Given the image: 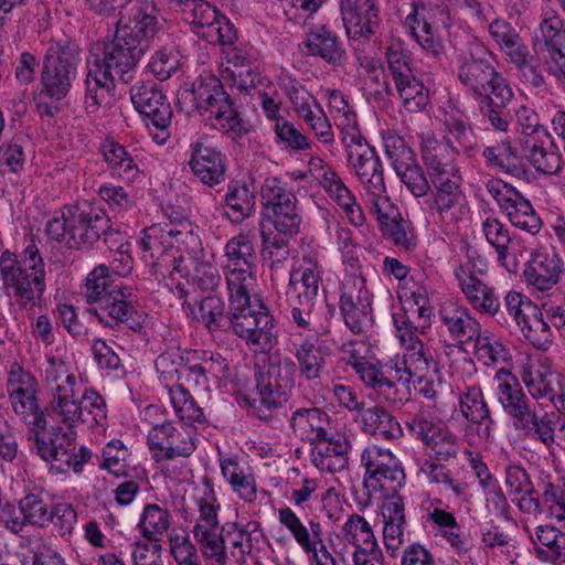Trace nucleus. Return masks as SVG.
Returning a JSON list of instances; mask_svg holds the SVG:
<instances>
[{
  "instance_id": "nucleus-64",
  "label": "nucleus",
  "mask_w": 565,
  "mask_h": 565,
  "mask_svg": "<svg viewBox=\"0 0 565 565\" xmlns=\"http://www.w3.org/2000/svg\"><path fill=\"white\" fill-rule=\"evenodd\" d=\"M482 232L487 242L495 249L498 260L508 266L509 246L512 243L509 230L495 217H487L482 222Z\"/></svg>"
},
{
  "instance_id": "nucleus-29",
  "label": "nucleus",
  "mask_w": 565,
  "mask_h": 565,
  "mask_svg": "<svg viewBox=\"0 0 565 565\" xmlns=\"http://www.w3.org/2000/svg\"><path fill=\"white\" fill-rule=\"evenodd\" d=\"M438 316L449 337L458 343L472 341V337L481 327L467 307L456 302H444L439 308Z\"/></svg>"
},
{
  "instance_id": "nucleus-43",
  "label": "nucleus",
  "mask_w": 565,
  "mask_h": 565,
  "mask_svg": "<svg viewBox=\"0 0 565 565\" xmlns=\"http://www.w3.org/2000/svg\"><path fill=\"white\" fill-rule=\"evenodd\" d=\"M489 32L510 63L518 65L532 55L520 34L510 23L503 20H494L489 25Z\"/></svg>"
},
{
  "instance_id": "nucleus-24",
  "label": "nucleus",
  "mask_w": 565,
  "mask_h": 565,
  "mask_svg": "<svg viewBox=\"0 0 565 565\" xmlns=\"http://www.w3.org/2000/svg\"><path fill=\"white\" fill-rule=\"evenodd\" d=\"M433 6H437L434 0H414L412 11L405 19V26L428 55L440 60L444 55V45L434 36L429 22L434 15Z\"/></svg>"
},
{
  "instance_id": "nucleus-56",
  "label": "nucleus",
  "mask_w": 565,
  "mask_h": 565,
  "mask_svg": "<svg viewBox=\"0 0 565 565\" xmlns=\"http://www.w3.org/2000/svg\"><path fill=\"white\" fill-rule=\"evenodd\" d=\"M201 553L207 559H213L218 565H225L228 556L226 552L225 534L223 525L213 529L193 531Z\"/></svg>"
},
{
  "instance_id": "nucleus-7",
  "label": "nucleus",
  "mask_w": 565,
  "mask_h": 565,
  "mask_svg": "<svg viewBox=\"0 0 565 565\" xmlns=\"http://www.w3.org/2000/svg\"><path fill=\"white\" fill-rule=\"evenodd\" d=\"M81 294L87 303L94 306V315L104 326L116 328L127 324L135 331L141 328L135 319L138 311L132 287L113 281L106 265L96 266L87 275Z\"/></svg>"
},
{
  "instance_id": "nucleus-51",
  "label": "nucleus",
  "mask_w": 565,
  "mask_h": 565,
  "mask_svg": "<svg viewBox=\"0 0 565 565\" xmlns=\"http://www.w3.org/2000/svg\"><path fill=\"white\" fill-rule=\"evenodd\" d=\"M194 362L192 351H182L180 348H171L162 352L156 359V370L160 380L169 388L170 384L179 381L186 363Z\"/></svg>"
},
{
  "instance_id": "nucleus-42",
  "label": "nucleus",
  "mask_w": 565,
  "mask_h": 565,
  "mask_svg": "<svg viewBox=\"0 0 565 565\" xmlns=\"http://www.w3.org/2000/svg\"><path fill=\"white\" fill-rule=\"evenodd\" d=\"M340 309L345 324L353 333H361L367 326L371 310L369 291L349 289L340 298Z\"/></svg>"
},
{
  "instance_id": "nucleus-6",
  "label": "nucleus",
  "mask_w": 565,
  "mask_h": 565,
  "mask_svg": "<svg viewBox=\"0 0 565 565\" xmlns=\"http://www.w3.org/2000/svg\"><path fill=\"white\" fill-rule=\"evenodd\" d=\"M141 234L142 259L154 275L166 277L184 271L185 254L193 257L199 252V234L188 221L153 224Z\"/></svg>"
},
{
  "instance_id": "nucleus-44",
  "label": "nucleus",
  "mask_w": 565,
  "mask_h": 565,
  "mask_svg": "<svg viewBox=\"0 0 565 565\" xmlns=\"http://www.w3.org/2000/svg\"><path fill=\"white\" fill-rule=\"evenodd\" d=\"M531 539L539 558L553 565H565V533L554 526L541 525Z\"/></svg>"
},
{
  "instance_id": "nucleus-22",
  "label": "nucleus",
  "mask_w": 565,
  "mask_h": 565,
  "mask_svg": "<svg viewBox=\"0 0 565 565\" xmlns=\"http://www.w3.org/2000/svg\"><path fill=\"white\" fill-rule=\"evenodd\" d=\"M458 286L467 302L479 313L495 317L501 302L493 287L487 285L471 273L470 264L460 265L455 270Z\"/></svg>"
},
{
  "instance_id": "nucleus-35",
  "label": "nucleus",
  "mask_w": 565,
  "mask_h": 565,
  "mask_svg": "<svg viewBox=\"0 0 565 565\" xmlns=\"http://www.w3.org/2000/svg\"><path fill=\"white\" fill-rule=\"evenodd\" d=\"M355 422L369 435L384 440H394L403 435V429L396 417L381 405L364 407L355 416Z\"/></svg>"
},
{
  "instance_id": "nucleus-53",
  "label": "nucleus",
  "mask_w": 565,
  "mask_h": 565,
  "mask_svg": "<svg viewBox=\"0 0 565 565\" xmlns=\"http://www.w3.org/2000/svg\"><path fill=\"white\" fill-rule=\"evenodd\" d=\"M356 177L362 183L370 205L380 202V199L388 198L384 182V172L380 157L367 161L362 168L355 171Z\"/></svg>"
},
{
  "instance_id": "nucleus-9",
  "label": "nucleus",
  "mask_w": 565,
  "mask_h": 565,
  "mask_svg": "<svg viewBox=\"0 0 565 565\" xmlns=\"http://www.w3.org/2000/svg\"><path fill=\"white\" fill-rule=\"evenodd\" d=\"M61 217H53L46 224L47 235L70 248L90 250L109 228L110 217L99 206L82 201L66 205Z\"/></svg>"
},
{
  "instance_id": "nucleus-26",
  "label": "nucleus",
  "mask_w": 565,
  "mask_h": 565,
  "mask_svg": "<svg viewBox=\"0 0 565 565\" xmlns=\"http://www.w3.org/2000/svg\"><path fill=\"white\" fill-rule=\"evenodd\" d=\"M445 145L451 153L470 157L477 146L476 135L470 127L466 115L455 105H448L443 116Z\"/></svg>"
},
{
  "instance_id": "nucleus-1",
  "label": "nucleus",
  "mask_w": 565,
  "mask_h": 565,
  "mask_svg": "<svg viewBox=\"0 0 565 565\" xmlns=\"http://www.w3.org/2000/svg\"><path fill=\"white\" fill-rule=\"evenodd\" d=\"M228 290V312L225 313L224 301L215 296H207L198 305L196 318L211 333L231 331L241 338L254 352H268L277 343L275 319L259 298L242 291L236 277L232 278Z\"/></svg>"
},
{
  "instance_id": "nucleus-63",
  "label": "nucleus",
  "mask_w": 565,
  "mask_h": 565,
  "mask_svg": "<svg viewBox=\"0 0 565 565\" xmlns=\"http://www.w3.org/2000/svg\"><path fill=\"white\" fill-rule=\"evenodd\" d=\"M519 328L524 338L535 348L546 350L552 343L553 335L550 323L543 319V313L536 307Z\"/></svg>"
},
{
  "instance_id": "nucleus-59",
  "label": "nucleus",
  "mask_w": 565,
  "mask_h": 565,
  "mask_svg": "<svg viewBox=\"0 0 565 565\" xmlns=\"http://www.w3.org/2000/svg\"><path fill=\"white\" fill-rule=\"evenodd\" d=\"M260 198L266 214L277 211L279 206L285 207L286 204L297 202L295 194L286 188V183L276 177H269L264 181Z\"/></svg>"
},
{
  "instance_id": "nucleus-37",
  "label": "nucleus",
  "mask_w": 565,
  "mask_h": 565,
  "mask_svg": "<svg viewBox=\"0 0 565 565\" xmlns=\"http://www.w3.org/2000/svg\"><path fill=\"white\" fill-rule=\"evenodd\" d=\"M99 151L113 177L126 183H132L140 178L141 171L135 158L128 150L114 139H105Z\"/></svg>"
},
{
  "instance_id": "nucleus-19",
  "label": "nucleus",
  "mask_w": 565,
  "mask_h": 565,
  "mask_svg": "<svg viewBox=\"0 0 565 565\" xmlns=\"http://www.w3.org/2000/svg\"><path fill=\"white\" fill-rule=\"evenodd\" d=\"M131 102L138 113L143 115L147 125L164 130L172 120V108L166 95L154 83H139L130 89Z\"/></svg>"
},
{
  "instance_id": "nucleus-40",
  "label": "nucleus",
  "mask_w": 565,
  "mask_h": 565,
  "mask_svg": "<svg viewBox=\"0 0 565 565\" xmlns=\"http://www.w3.org/2000/svg\"><path fill=\"white\" fill-rule=\"evenodd\" d=\"M294 356L303 380L312 382L321 379L327 367L328 353L317 345L312 338H306L300 343L294 344Z\"/></svg>"
},
{
  "instance_id": "nucleus-25",
  "label": "nucleus",
  "mask_w": 565,
  "mask_h": 565,
  "mask_svg": "<svg viewBox=\"0 0 565 565\" xmlns=\"http://www.w3.org/2000/svg\"><path fill=\"white\" fill-rule=\"evenodd\" d=\"M398 371L394 367L393 359L388 362L370 363L362 369L359 379L370 388L392 404L402 403L406 399L404 387H401Z\"/></svg>"
},
{
  "instance_id": "nucleus-28",
  "label": "nucleus",
  "mask_w": 565,
  "mask_h": 565,
  "mask_svg": "<svg viewBox=\"0 0 565 565\" xmlns=\"http://www.w3.org/2000/svg\"><path fill=\"white\" fill-rule=\"evenodd\" d=\"M371 212L375 215L383 235L390 238L396 246L409 250L414 247L413 236L409 228L390 198L380 199L370 205Z\"/></svg>"
},
{
  "instance_id": "nucleus-21",
  "label": "nucleus",
  "mask_w": 565,
  "mask_h": 565,
  "mask_svg": "<svg viewBox=\"0 0 565 565\" xmlns=\"http://www.w3.org/2000/svg\"><path fill=\"white\" fill-rule=\"evenodd\" d=\"M494 380L497 381V398L504 413L512 418L514 428L529 423L533 408L519 380L508 370L500 369Z\"/></svg>"
},
{
  "instance_id": "nucleus-33",
  "label": "nucleus",
  "mask_w": 565,
  "mask_h": 565,
  "mask_svg": "<svg viewBox=\"0 0 565 565\" xmlns=\"http://www.w3.org/2000/svg\"><path fill=\"white\" fill-rule=\"evenodd\" d=\"M321 275L319 263L312 257H303V265L289 274V298L316 303Z\"/></svg>"
},
{
  "instance_id": "nucleus-30",
  "label": "nucleus",
  "mask_w": 565,
  "mask_h": 565,
  "mask_svg": "<svg viewBox=\"0 0 565 565\" xmlns=\"http://www.w3.org/2000/svg\"><path fill=\"white\" fill-rule=\"evenodd\" d=\"M461 415L477 427L478 437L488 440L491 437L494 420L479 386H468L459 395Z\"/></svg>"
},
{
  "instance_id": "nucleus-3",
  "label": "nucleus",
  "mask_w": 565,
  "mask_h": 565,
  "mask_svg": "<svg viewBox=\"0 0 565 565\" xmlns=\"http://www.w3.org/2000/svg\"><path fill=\"white\" fill-rule=\"evenodd\" d=\"M361 462L365 468L366 487L392 491L391 494H386L383 502L382 516L384 545L387 553L394 557L404 543L405 504L398 490L404 486L406 475L402 462L391 450L375 445L362 451Z\"/></svg>"
},
{
  "instance_id": "nucleus-27",
  "label": "nucleus",
  "mask_w": 565,
  "mask_h": 565,
  "mask_svg": "<svg viewBox=\"0 0 565 565\" xmlns=\"http://www.w3.org/2000/svg\"><path fill=\"white\" fill-rule=\"evenodd\" d=\"M350 443L342 435L332 434L312 445L313 466L322 472L335 473L349 465Z\"/></svg>"
},
{
  "instance_id": "nucleus-54",
  "label": "nucleus",
  "mask_w": 565,
  "mask_h": 565,
  "mask_svg": "<svg viewBox=\"0 0 565 565\" xmlns=\"http://www.w3.org/2000/svg\"><path fill=\"white\" fill-rule=\"evenodd\" d=\"M512 98L513 92L511 88L510 96L507 99H501L498 96V93H492L478 98L480 114L493 129L508 131L510 126V113L507 110V106Z\"/></svg>"
},
{
  "instance_id": "nucleus-16",
  "label": "nucleus",
  "mask_w": 565,
  "mask_h": 565,
  "mask_svg": "<svg viewBox=\"0 0 565 565\" xmlns=\"http://www.w3.org/2000/svg\"><path fill=\"white\" fill-rule=\"evenodd\" d=\"M183 13L193 32L209 43L230 44L237 40L233 23L204 0L191 2L189 9H183Z\"/></svg>"
},
{
  "instance_id": "nucleus-45",
  "label": "nucleus",
  "mask_w": 565,
  "mask_h": 565,
  "mask_svg": "<svg viewBox=\"0 0 565 565\" xmlns=\"http://www.w3.org/2000/svg\"><path fill=\"white\" fill-rule=\"evenodd\" d=\"M203 257V247L202 242L199 238V252L193 257L189 254H185L184 260L182 263L184 266V271H175L174 274H179L181 277L191 276L194 284L202 291H214L221 284L222 277L218 273V269L209 262L202 259Z\"/></svg>"
},
{
  "instance_id": "nucleus-55",
  "label": "nucleus",
  "mask_w": 565,
  "mask_h": 565,
  "mask_svg": "<svg viewBox=\"0 0 565 565\" xmlns=\"http://www.w3.org/2000/svg\"><path fill=\"white\" fill-rule=\"evenodd\" d=\"M168 393L175 415L180 420L184 422L185 425L191 426L194 422H204L202 408L198 405L189 390L182 384H172L169 386Z\"/></svg>"
},
{
  "instance_id": "nucleus-10",
  "label": "nucleus",
  "mask_w": 565,
  "mask_h": 565,
  "mask_svg": "<svg viewBox=\"0 0 565 565\" xmlns=\"http://www.w3.org/2000/svg\"><path fill=\"white\" fill-rule=\"evenodd\" d=\"M182 97L191 98L195 109L214 128L232 132L234 137H242L248 132L246 122L241 119L222 81L216 76L201 75L193 83L192 89L182 93Z\"/></svg>"
},
{
  "instance_id": "nucleus-5",
  "label": "nucleus",
  "mask_w": 565,
  "mask_h": 565,
  "mask_svg": "<svg viewBox=\"0 0 565 565\" xmlns=\"http://www.w3.org/2000/svg\"><path fill=\"white\" fill-rule=\"evenodd\" d=\"M79 63V49L73 40L62 36L46 43L40 90L33 97L40 116L54 117L60 111L58 104L68 95Z\"/></svg>"
},
{
  "instance_id": "nucleus-38",
  "label": "nucleus",
  "mask_w": 565,
  "mask_h": 565,
  "mask_svg": "<svg viewBox=\"0 0 565 565\" xmlns=\"http://www.w3.org/2000/svg\"><path fill=\"white\" fill-rule=\"evenodd\" d=\"M393 361L399 374L397 377L401 386L406 388L412 380L429 374L433 356L423 342H415L407 344L405 353L402 356L396 355Z\"/></svg>"
},
{
  "instance_id": "nucleus-62",
  "label": "nucleus",
  "mask_w": 565,
  "mask_h": 565,
  "mask_svg": "<svg viewBox=\"0 0 565 565\" xmlns=\"http://www.w3.org/2000/svg\"><path fill=\"white\" fill-rule=\"evenodd\" d=\"M475 342V351L479 359H483L486 363L507 362L511 355L509 350L501 341L491 332L480 328L477 334L472 337Z\"/></svg>"
},
{
  "instance_id": "nucleus-50",
  "label": "nucleus",
  "mask_w": 565,
  "mask_h": 565,
  "mask_svg": "<svg viewBox=\"0 0 565 565\" xmlns=\"http://www.w3.org/2000/svg\"><path fill=\"white\" fill-rule=\"evenodd\" d=\"M310 164L315 170H319L317 179L330 199L340 207H348V205L353 202L354 195L343 183L337 172L332 168L326 166L319 158L311 159Z\"/></svg>"
},
{
  "instance_id": "nucleus-47",
  "label": "nucleus",
  "mask_w": 565,
  "mask_h": 565,
  "mask_svg": "<svg viewBox=\"0 0 565 565\" xmlns=\"http://www.w3.org/2000/svg\"><path fill=\"white\" fill-rule=\"evenodd\" d=\"M118 29L131 31V35L136 40L145 42L146 50H148L149 40L153 38L160 29L154 4L149 1L138 2L132 9L129 23Z\"/></svg>"
},
{
  "instance_id": "nucleus-61",
  "label": "nucleus",
  "mask_w": 565,
  "mask_h": 565,
  "mask_svg": "<svg viewBox=\"0 0 565 565\" xmlns=\"http://www.w3.org/2000/svg\"><path fill=\"white\" fill-rule=\"evenodd\" d=\"M343 534L345 541L351 544L354 550L374 548L379 546L371 525L359 514L349 516L343 525Z\"/></svg>"
},
{
  "instance_id": "nucleus-8",
  "label": "nucleus",
  "mask_w": 565,
  "mask_h": 565,
  "mask_svg": "<svg viewBox=\"0 0 565 565\" xmlns=\"http://www.w3.org/2000/svg\"><path fill=\"white\" fill-rule=\"evenodd\" d=\"M24 259L4 250L0 256V284L3 294L18 307L32 313L43 301L46 289L44 262L34 245L24 249Z\"/></svg>"
},
{
  "instance_id": "nucleus-46",
  "label": "nucleus",
  "mask_w": 565,
  "mask_h": 565,
  "mask_svg": "<svg viewBox=\"0 0 565 565\" xmlns=\"http://www.w3.org/2000/svg\"><path fill=\"white\" fill-rule=\"evenodd\" d=\"M221 470L232 490L245 502H254L257 498V487L254 475L248 467L233 458L221 460Z\"/></svg>"
},
{
  "instance_id": "nucleus-31",
  "label": "nucleus",
  "mask_w": 565,
  "mask_h": 565,
  "mask_svg": "<svg viewBox=\"0 0 565 565\" xmlns=\"http://www.w3.org/2000/svg\"><path fill=\"white\" fill-rule=\"evenodd\" d=\"M290 426L296 436L310 445H315L331 435L330 417L318 407L297 408L291 414Z\"/></svg>"
},
{
  "instance_id": "nucleus-60",
  "label": "nucleus",
  "mask_w": 565,
  "mask_h": 565,
  "mask_svg": "<svg viewBox=\"0 0 565 565\" xmlns=\"http://www.w3.org/2000/svg\"><path fill=\"white\" fill-rule=\"evenodd\" d=\"M221 77L232 88H236L239 93L253 97L254 93L260 89L264 81L259 73H257L255 64L236 71H228V67H221Z\"/></svg>"
},
{
  "instance_id": "nucleus-4",
  "label": "nucleus",
  "mask_w": 565,
  "mask_h": 565,
  "mask_svg": "<svg viewBox=\"0 0 565 565\" xmlns=\"http://www.w3.org/2000/svg\"><path fill=\"white\" fill-rule=\"evenodd\" d=\"M49 416L68 429L79 424L104 426L107 418V405L104 397L94 388L81 392L76 376L70 373L64 363L50 360L45 370Z\"/></svg>"
},
{
  "instance_id": "nucleus-13",
  "label": "nucleus",
  "mask_w": 565,
  "mask_h": 565,
  "mask_svg": "<svg viewBox=\"0 0 565 565\" xmlns=\"http://www.w3.org/2000/svg\"><path fill=\"white\" fill-rule=\"evenodd\" d=\"M29 439L33 441L36 454L57 472H66L71 468L77 473L81 472L92 455L84 446L76 452L73 429L65 431L61 427L47 429L46 426L32 433Z\"/></svg>"
},
{
  "instance_id": "nucleus-15",
  "label": "nucleus",
  "mask_w": 565,
  "mask_h": 565,
  "mask_svg": "<svg viewBox=\"0 0 565 565\" xmlns=\"http://www.w3.org/2000/svg\"><path fill=\"white\" fill-rule=\"evenodd\" d=\"M278 520L316 565H339L327 548L319 522L310 520L307 526L289 507L278 510Z\"/></svg>"
},
{
  "instance_id": "nucleus-14",
  "label": "nucleus",
  "mask_w": 565,
  "mask_h": 565,
  "mask_svg": "<svg viewBox=\"0 0 565 565\" xmlns=\"http://www.w3.org/2000/svg\"><path fill=\"white\" fill-rule=\"evenodd\" d=\"M148 445L157 462L188 458L196 449L195 430L185 424L163 423L148 433Z\"/></svg>"
},
{
  "instance_id": "nucleus-32",
  "label": "nucleus",
  "mask_w": 565,
  "mask_h": 565,
  "mask_svg": "<svg viewBox=\"0 0 565 565\" xmlns=\"http://www.w3.org/2000/svg\"><path fill=\"white\" fill-rule=\"evenodd\" d=\"M340 10L349 39H369L374 33L379 24L377 1H362L355 6L341 7Z\"/></svg>"
},
{
  "instance_id": "nucleus-49",
  "label": "nucleus",
  "mask_w": 565,
  "mask_h": 565,
  "mask_svg": "<svg viewBox=\"0 0 565 565\" xmlns=\"http://www.w3.org/2000/svg\"><path fill=\"white\" fill-rule=\"evenodd\" d=\"M502 211L515 227L533 235L539 233L541 230L542 222L540 216L535 213L531 202L520 192H518L515 196L511 198Z\"/></svg>"
},
{
  "instance_id": "nucleus-12",
  "label": "nucleus",
  "mask_w": 565,
  "mask_h": 565,
  "mask_svg": "<svg viewBox=\"0 0 565 565\" xmlns=\"http://www.w3.org/2000/svg\"><path fill=\"white\" fill-rule=\"evenodd\" d=\"M297 365L290 358L269 356L257 375V396L253 399V414L269 420L295 386Z\"/></svg>"
},
{
  "instance_id": "nucleus-41",
  "label": "nucleus",
  "mask_w": 565,
  "mask_h": 565,
  "mask_svg": "<svg viewBox=\"0 0 565 565\" xmlns=\"http://www.w3.org/2000/svg\"><path fill=\"white\" fill-rule=\"evenodd\" d=\"M482 157L490 169L516 178H525L527 175V169L522 161V153H518V150L512 147L509 139H504L494 146L486 147L482 151Z\"/></svg>"
},
{
  "instance_id": "nucleus-20",
  "label": "nucleus",
  "mask_w": 565,
  "mask_h": 565,
  "mask_svg": "<svg viewBox=\"0 0 565 565\" xmlns=\"http://www.w3.org/2000/svg\"><path fill=\"white\" fill-rule=\"evenodd\" d=\"M522 160L526 159L537 172L556 174L562 169V156L547 130L540 135L522 136L520 138Z\"/></svg>"
},
{
  "instance_id": "nucleus-58",
  "label": "nucleus",
  "mask_w": 565,
  "mask_h": 565,
  "mask_svg": "<svg viewBox=\"0 0 565 565\" xmlns=\"http://www.w3.org/2000/svg\"><path fill=\"white\" fill-rule=\"evenodd\" d=\"M171 525V514L158 504L145 507L138 527L145 539H160Z\"/></svg>"
},
{
  "instance_id": "nucleus-48",
  "label": "nucleus",
  "mask_w": 565,
  "mask_h": 565,
  "mask_svg": "<svg viewBox=\"0 0 565 565\" xmlns=\"http://www.w3.org/2000/svg\"><path fill=\"white\" fill-rule=\"evenodd\" d=\"M260 237L263 244V256L271 274V279H278L282 276L285 264L289 258L288 241L278 234H274L270 228H266L264 223L260 224Z\"/></svg>"
},
{
  "instance_id": "nucleus-18",
  "label": "nucleus",
  "mask_w": 565,
  "mask_h": 565,
  "mask_svg": "<svg viewBox=\"0 0 565 565\" xmlns=\"http://www.w3.org/2000/svg\"><path fill=\"white\" fill-rule=\"evenodd\" d=\"M188 164L193 175L204 185L213 188L226 179L225 156L206 139L200 138L190 143Z\"/></svg>"
},
{
  "instance_id": "nucleus-17",
  "label": "nucleus",
  "mask_w": 565,
  "mask_h": 565,
  "mask_svg": "<svg viewBox=\"0 0 565 565\" xmlns=\"http://www.w3.org/2000/svg\"><path fill=\"white\" fill-rule=\"evenodd\" d=\"M227 263L224 265L226 285H232V278L236 277L244 292L250 295L255 286V277L252 267L255 259V246L252 239L246 235H237L232 237L224 248Z\"/></svg>"
},
{
  "instance_id": "nucleus-39",
  "label": "nucleus",
  "mask_w": 565,
  "mask_h": 565,
  "mask_svg": "<svg viewBox=\"0 0 565 565\" xmlns=\"http://www.w3.org/2000/svg\"><path fill=\"white\" fill-rule=\"evenodd\" d=\"M256 196L245 183L231 182L221 202L223 215L232 224H242L255 213Z\"/></svg>"
},
{
  "instance_id": "nucleus-52",
  "label": "nucleus",
  "mask_w": 565,
  "mask_h": 565,
  "mask_svg": "<svg viewBox=\"0 0 565 565\" xmlns=\"http://www.w3.org/2000/svg\"><path fill=\"white\" fill-rule=\"evenodd\" d=\"M19 508L26 524L44 527L52 522L50 498L43 492L26 494L19 501Z\"/></svg>"
},
{
  "instance_id": "nucleus-34",
  "label": "nucleus",
  "mask_w": 565,
  "mask_h": 565,
  "mask_svg": "<svg viewBox=\"0 0 565 565\" xmlns=\"http://www.w3.org/2000/svg\"><path fill=\"white\" fill-rule=\"evenodd\" d=\"M303 44L310 55L319 56L329 64L341 65L347 60L345 50L339 38L324 25L309 28Z\"/></svg>"
},
{
  "instance_id": "nucleus-23",
  "label": "nucleus",
  "mask_w": 565,
  "mask_h": 565,
  "mask_svg": "<svg viewBox=\"0 0 565 565\" xmlns=\"http://www.w3.org/2000/svg\"><path fill=\"white\" fill-rule=\"evenodd\" d=\"M563 265L561 256L553 248H539L531 254L523 276L529 286L537 291H546L558 284Z\"/></svg>"
},
{
  "instance_id": "nucleus-57",
  "label": "nucleus",
  "mask_w": 565,
  "mask_h": 565,
  "mask_svg": "<svg viewBox=\"0 0 565 565\" xmlns=\"http://www.w3.org/2000/svg\"><path fill=\"white\" fill-rule=\"evenodd\" d=\"M13 412L29 427L30 435L36 429L44 428L47 425L44 412L40 408L36 394L11 395L9 396Z\"/></svg>"
},
{
  "instance_id": "nucleus-36",
  "label": "nucleus",
  "mask_w": 565,
  "mask_h": 565,
  "mask_svg": "<svg viewBox=\"0 0 565 565\" xmlns=\"http://www.w3.org/2000/svg\"><path fill=\"white\" fill-rule=\"evenodd\" d=\"M534 46L546 50L548 57L558 63L565 56V30L563 21L553 10H546L534 33Z\"/></svg>"
},
{
  "instance_id": "nucleus-11",
  "label": "nucleus",
  "mask_w": 565,
  "mask_h": 565,
  "mask_svg": "<svg viewBox=\"0 0 565 565\" xmlns=\"http://www.w3.org/2000/svg\"><path fill=\"white\" fill-rule=\"evenodd\" d=\"M458 79L475 98L498 93L501 99L510 96V85L495 71L492 53L480 42L468 43L458 57Z\"/></svg>"
},
{
  "instance_id": "nucleus-2",
  "label": "nucleus",
  "mask_w": 565,
  "mask_h": 565,
  "mask_svg": "<svg viewBox=\"0 0 565 565\" xmlns=\"http://www.w3.org/2000/svg\"><path fill=\"white\" fill-rule=\"evenodd\" d=\"M146 51L145 42L136 40L131 31L117 29L110 42L90 53L84 100L87 114H95L109 103L116 81L127 84L134 79Z\"/></svg>"
}]
</instances>
